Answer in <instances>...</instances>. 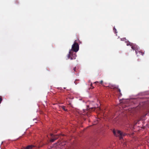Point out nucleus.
I'll return each instance as SVG.
<instances>
[{"label": "nucleus", "mask_w": 149, "mask_h": 149, "mask_svg": "<svg viewBox=\"0 0 149 149\" xmlns=\"http://www.w3.org/2000/svg\"><path fill=\"white\" fill-rule=\"evenodd\" d=\"M113 132L114 134L116 136L119 137L120 139H123V136H125V134H123L120 130H113Z\"/></svg>", "instance_id": "nucleus-1"}, {"label": "nucleus", "mask_w": 149, "mask_h": 149, "mask_svg": "<svg viewBox=\"0 0 149 149\" xmlns=\"http://www.w3.org/2000/svg\"><path fill=\"white\" fill-rule=\"evenodd\" d=\"M72 50H70L69 54L68 55V58H70L71 60L75 59L76 56V54Z\"/></svg>", "instance_id": "nucleus-2"}, {"label": "nucleus", "mask_w": 149, "mask_h": 149, "mask_svg": "<svg viewBox=\"0 0 149 149\" xmlns=\"http://www.w3.org/2000/svg\"><path fill=\"white\" fill-rule=\"evenodd\" d=\"M79 47L78 44L75 42L72 45V49L70 50H72L75 52H77L79 50Z\"/></svg>", "instance_id": "nucleus-3"}, {"label": "nucleus", "mask_w": 149, "mask_h": 149, "mask_svg": "<svg viewBox=\"0 0 149 149\" xmlns=\"http://www.w3.org/2000/svg\"><path fill=\"white\" fill-rule=\"evenodd\" d=\"M110 88L111 89H116V91L119 93V96H121L122 95V94L121 93V91L120 89L118 88V86H116L115 85H110L109 86Z\"/></svg>", "instance_id": "nucleus-4"}, {"label": "nucleus", "mask_w": 149, "mask_h": 149, "mask_svg": "<svg viewBox=\"0 0 149 149\" xmlns=\"http://www.w3.org/2000/svg\"><path fill=\"white\" fill-rule=\"evenodd\" d=\"M129 45H130V46H132V48L133 50L135 51V52L137 56H139V55L138 54L137 46L136 45H133L132 44H131L130 42H129L127 44V45L128 46Z\"/></svg>", "instance_id": "nucleus-5"}, {"label": "nucleus", "mask_w": 149, "mask_h": 149, "mask_svg": "<svg viewBox=\"0 0 149 149\" xmlns=\"http://www.w3.org/2000/svg\"><path fill=\"white\" fill-rule=\"evenodd\" d=\"M51 136H52V139L50 140L51 142H54L58 138V136L57 135H54L52 134H51Z\"/></svg>", "instance_id": "nucleus-6"}, {"label": "nucleus", "mask_w": 149, "mask_h": 149, "mask_svg": "<svg viewBox=\"0 0 149 149\" xmlns=\"http://www.w3.org/2000/svg\"><path fill=\"white\" fill-rule=\"evenodd\" d=\"M34 146L33 145H29L24 148V149H33Z\"/></svg>", "instance_id": "nucleus-7"}, {"label": "nucleus", "mask_w": 149, "mask_h": 149, "mask_svg": "<svg viewBox=\"0 0 149 149\" xmlns=\"http://www.w3.org/2000/svg\"><path fill=\"white\" fill-rule=\"evenodd\" d=\"M139 53V54H141L143 56L144 54V53L142 51H138V53Z\"/></svg>", "instance_id": "nucleus-8"}, {"label": "nucleus", "mask_w": 149, "mask_h": 149, "mask_svg": "<svg viewBox=\"0 0 149 149\" xmlns=\"http://www.w3.org/2000/svg\"><path fill=\"white\" fill-rule=\"evenodd\" d=\"M113 31H114L115 33H117L116 29L114 27L113 28Z\"/></svg>", "instance_id": "nucleus-9"}, {"label": "nucleus", "mask_w": 149, "mask_h": 149, "mask_svg": "<svg viewBox=\"0 0 149 149\" xmlns=\"http://www.w3.org/2000/svg\"><path fill=\"white\" fill-rule=\"evenodd\" d=\"M62 109L64 110V111H67V109H66L65 107H64V106H63L62 107Z\"/></svg>", "instance_id": "nucleus-10"}, {"label": "nucleus", "mask_w": 149, "mask_h": 149, "mask_svg": "<svg viewBox=\"0 0 149 149\" xmlns=\"http://www.w3.org/2000/svg\"><path fill=\"white\" fill-rule=\"evenodd\" d=\"M79 80H76L75 81H74V83L75 84H77L78 83L77 82V81H78Z\"/></svg>", "instance_id": "nucleus-11"}, {"label": "nucleus", "mask_w": 149, "mask_h": 149, "mask_svg": "<svg viewBox=\"0 0 149 149\" xmlns=\"http://www.w3.org/2000/svg\"><path fill=\"white\" fill-rule=\"evenodd\" d=\"M103 83V81L102 80H101L100 82V83L102 84Z\"/></svg>", "instance_id": "nucleus-12"}, {"label": "nucleus", "mask_w": 149, "mask_h": 149, "mask_svg": "<svg viewBox=\"0 0 149 149\" xmlns=\"http://www.w3.org/2000/svg\"><path fill=\"white\" fill-rule=\"evenodd\" d=\"M91 86L92 87V88H91L92 89H93V88H94V87L92 86V84H91Z\"/></svg>", "instance_id": "nucleus-13"}, {"label": "nucleus", "mask_w": 149, "mask_h": 149, "mask_svg": "<svg viewBox=\"0 0 149 149\" xmlns=\"http://www.w3.org/2000/svg\"><path fill=\"white\" fill-rule=\"evenodd\" d=\"M73 70H74V71H76H76L75 67L74 68H73Z\"/></svg>", "instance_id": "nucleus-14"}, {"label": "nucleus", "mask_w": 149, "mask_h": 149, "mask_svg": "<svg viewBox=\"0 0 149 149\" xmlns=\"http://www.w3.org/2000/svg\"><path fill=\"white\" fill-rule=\"evenodd\" d=\"M147 115V113L146 114H145L143 116V117H144L145 116H146Z\"/></svg>", "instance_id": "nucleus-15"}, {"label": "nucleus", "mask_w": 149, "mask_h": 149, "mask_svg": "<svg viewBox=\"0 0 149 149\" xmlns=\"http://www.w3.org/2000/svg\"><path fill=\"white\" fill-rule=\"evenodd\" d=\"M98 83V81H96L94 83L95 84H97V83Z\"/></svg>", "instance_id": "nucleus-16"}, {"label": "nucleus", "mask_w": 149, "mask_h": 149, "mask_svg": "<svg viewBox=\"0 0 149 149\" xmlns=\"http://www.w3.org/2000/svg\"><path fill=\"white\" fill-rule=\"evenodd\" d=\"M148 113L149 112V110H148Z\"/></svg>", "instance_id": "nucleus-17"}, {"label": "nucleus", "mask_w": 149, "mask_h": 149, "mask_svg": "<svg viewBox=\"0 0 149 149\" xmlns=\"http://www.w3.org/2000/svg\"><path fill=\"white\" fill-rule=\"evenodd\" d=\"M122 39H121V40H122Z\"/></svg>", "instance_id": "nucleus-18"}]
</instances>
